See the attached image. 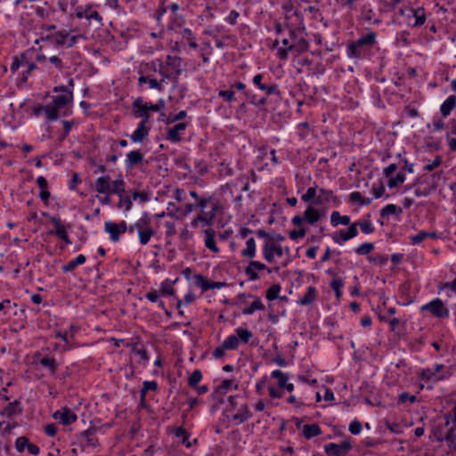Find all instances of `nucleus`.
<instances>
[{"mask_svg": "<svg viewBox=\"0 0 456 456\" xmlns=\"http://www.w3.org/2000/svg\"><path fill=\"white\" fill-rule=\"evenodd\" d=\"M147 70L159 72L162 77V81L177 80L182 74V59L175 55H167L164 61L159 59L151 61L144 64L142 73Z\"/></svg>", "mask_w": 456, "mask_h": 456, "instance_id": "nucleus-1", "label": "nucleus"}, {"mask_svg": "<svg viewBox=\"0 0 456 456\" xmlns=\"http://www.w3.org/2000/svg\"><path fill=\"white\" fill-rule=\"evenodd\" d=\"M378 35L373 30H369L358 39L350 42L346 46V55L349 59H362L370 55V52L378 44Z\"/></svg>", "mask_w": 456, "mask_h": 456, "instance_id": "nucleus-2", "label": "nucleus"}, {"mask_svg": "<svg viewBox=\"0 0 456 456\" xmlns=\"http://www.w3.org/2000/svg\"><path fill=\"white\" fill-rule=\"evenodd\" d=\"M135 232L142 246L148 244L151 238L156 233L151 225L150 219L147 216L139 218L135 223L129 226V234H133Z\"/></svg>", "mask_w": 456, "mask_h": 456, "instance_id": "nucleus-3", "label": "nucleus"}, {"mask_svg": "<svg viewBox=\"0 0 456 456\" xmlns=\"http://www.w3.org/2000/svg\"><path fill=\"white\" fill-rule=\"evenodd\" d=\"M234 331V334L229 335L223 341V348H226L227 350H236L238 349L240 343L248 344L254 336L250 330L243 328H237Z\"/></svg>", "mask_w": 456, "mask_h": 456, "instance_id": "nucleus-4", "label": "nucleus"}, {"mask_svg": "<svg viewBox=\"0 0 456 456\" xmlns=\"http://www.w3.org/2000/svg\"><path fill=\"white\" fill-rule=\"evenodd\" d=\"M264 259L272 264L275 257H281L284 254L289 255L290 251L288 247L283 248L274 240H266L262 248Z\"/></svg>", "mask_w": 456, "mask_h": 456, "instance_id": "nucleus-5", "label": "nucleus"}, {"mask_svg": "<svg viewBox=\"0 0 456 456\" xmlns=\"http://www.w3.org/2000/svg\"><path fill=\"white\" fill-rule=\"evenodd\" d=\"M236 400L237 396H229V403L236 411L231 418L236 424H242L252 417V413L246 403L239 404Z\"/></svg>", "mask_w": 456, "mask_h": 456, "instance_id": "nucleus-6", "label": "nucleus"}, {"mask_svg": "<svg viewBox=\"0 0 456 456\" xmlns=\"http://www.w3.org/2000/svg\"><path fill=\"white\" fill-rule=\"evenodd\" d=\"M420 311L429 312L434 317L444 319L448 318L450 315V311L448 307L444 305L442 299L440 298H434L428 303L423 305L420 306Z\"/></svg>", "mask_w": 456, "mask_h": 456, "instance_id": "nucleus-7", "label": "nucleus"}, {"mask_svg": "<svg viewBox=\"0 0 456 456\" xmlns=\"http://www.w3.org/2000/svg\"><path fill=\"white\" fill-rule=\"evenodd\" d=\"M54 93L60 92V94L53 96L52 103L61 110L63 108L68 107L73 102V93L70 89H68L65 86H55L53 88Z\"/></svg>", "mask_w": 456, "mask_h": 456, "instance_id": "nucleus-8", "label": "nucleus"}, {"mask_svg": "<svg viewBox=\"0 0 456 456\" xmlns=\"http://www.w3.org/2000/svg\"><path fill=\"white\" fill-rule=\"evenodd\" d=\"M167 28L170 31L180 34L182 38L188 43L190 47L192 49L198 48L197 40L192 31L189 28H182V22L177 21L176 19H175L173 21H170Z\"/></svg>", "mask_w": 456, "mask_h": 456, "instance_id": "nucleus-9", "label": "nucleus"}, {"mask_svg": "<svg viewBox=\"0 0 456 456\" xmlns=\"http://www.w3.org/2000/svg\"><path fill=\"white\" fill-rule=\"evenodd\" d=\"M128 228L126 222L124 220L118 224L112 221H106L104 223V232L109 233L110 240L113 242H118L120 239V235L124 234L126 232H128Z\"/></svg>", "mask_w": 456, "mask_h": 456, "instance_id": "nucleus-10", "label": "nucleus"}, {"mask_svg": "<svg viewBox=\"0 0 456 456\" xmlns=\"http://www.w3.org/2000/svg\"><path fill=\"white\" fill-rule=\"evenodd\" d=\"M51 224L54 226V229L49 232V234L56 236L61 240L66 245L71 244V240L69 237L66 225L61 219L57 216H49Z\"/></svg>", "mask_w": 456, "mask_h": 456, "instance_id": "nucleus-11", "label": "nucleus"}, {"mask_svg": "<svg viewBox=\"0 0 456 456\" xmlns=\"http://www.w3.org/2000/svg\"><path fill=\"white\" fill-rule=\"evenodd\" d=\"M59 112L52 102L46 105L38 104L33 108V114L37 117L45 116L47 122L57 120Z\"/></svg>", "mask_w": 456, "mask_h": 456, "instance_id": "nucleus-12", "label": "nucleus"}, {"mask_svg": "<svg viewBox=\"0 0 456 456\" xmlns=\"http://www.w3.org/2000/svg\"><path fill=\"white\" fill-rule=\"evenodd\" d=\"M265 270H266L268 273H272V269L267 267L264 263L250 259L249 263L245 267V274L248 281H255L260 278L259 273Z\"/></svg>", "mask_w": 456, "mask_h": 456, "instance_id": "nucleus-13", "label": "nucleus"}, {"mask_svg": "<svg viewBox=\"0 0 456 456\" xmlns=\"http://www.w3.org/2000/svg\"><path fill=\"white\" fill-rule=\"evenodd\" d=\"M352 449V444L348 440H344L340 444L329 443L324 445V452L328 456H345Z\"/></svg>", "mask_w": 456, "mask_h": 456, "instance_id": "nucleus-14", "label": "nucleus"}, {"mask_svg": "<svg viewBox=\"0 0 456 456\" xmlns=\"http://www.w3.org/2000/svg\"><path fill=\"white\" fill-rule=\"evenodd\" d=\"M358 235L356 224H350L347 230L340 229L331 235L332 240L338 245H343Z\"/></svg>", "mask_w": 456, "mask_h": 456, "instance_id": "nucleus-15", "label": "nucleus"}, {"mask_svg": "<svg viewBox=\"0 0 456 456\" xmlns=\"http://www.w3.org/2000/svg\"><path fill=\"white\" fill-rule=\"evenodd\" d=\"M265 75L258 73L254 76L252 82L259 90L263 91L267 96L280 94L278 86L275 83H264Z\"/></svg>", "mask_w": 456, "mask_h": 456, "instance_id": "nucleus-16", "label": "nucleus"}, {"mask_svg": "<svg viewBox=\"0 0 456 456\" xmlns=\"http://www.w3.org/2000/svg\"><path fill=\"white\" fill-rule=\"evenodd\" d=\"M95 428H91L81 432L77 436V441L82 448L86 449L90 446L96 447L99 445V441L95 436Z\"/></svg>", "mask_w": 456, "mask_h": 456, "instance_id": "nucleus-17", "label": "nucleus"}, {"mask_svg": "<svg viewBox=\"0 0 456 456\" xmlns=\"http://www.w3.org/2000/svg\"><path fill=\"white\" fill-rule=\"evenodd\" d=\"M53 418L64 426L70 425L77 419V414L67 406L54 411Z\"/></svg>", "mask_w": 456, "mask_h": 456, "instance_id": "nucleus-18", "label": "nucleus"}, {"mask_svg": "<svg viewBox=\"0 0 456 456\" xmlns=\"http://www.w3.org/2000/svg\"><path fill=\"white\" fill-rule=\"evenodd\" d=\"M76 16L78 19L86 18L88 21L95 20L99 26H102V16L98 12L93 10L91 5L77 7Z\"/></svg>", "mask_w": 456, "mask_h": 456, "instance_id": "nucleus-19", "label": "nucleus"}, {"mask_svg": "<svg viewBox=\"0 0 456 456\" xmlns=\"http://www.w3.org/2000/svg\"><path fill=\"white\" fill-rule=\"evenodd\" d=\"M133 115L137 118H142L141 121L149 122L151 115L148 111L147 105L141 97L136 98L132 103Z\"/></svg>", "mask_w": 456, "mask_h": 456, "instance_id": "nucleus-20", "label": "nucleus"}, {"mask_svg": "<svg viewBox=\"0 0 456 456\" xmlns=\"http://www.w3.org/2000/svg\"><path fill=\"white\" fill-rule=\"evenodd\" d=\"M188 122H181L175 125L173 127L168 128L166 139L173 143H177L182 141V134L188 127Z\"/></svg>", "mask_w": 456, "mask_h": 456, "instance_id": "nucleus-21", "label": "nucleus"}, {"mask_svg": "<svg viewBox=\"0 0 456 456\" xmlns=\"http://www.w3.org/2000/svg\"><path fill=\"white\" fill-rule=\"evenodd\" d=\"M232 387L237 388V384L232 379H223L221 383L216 387L212 393V397L222 402V397L232 389Z\"/></svg>", "mask_w": 456, "mask_h": 456, "instance_id": "nucleus-22", "label": "nucleus"}, {"mask_svg": "<svg viewBox=\"0 0 456 456\" xmlns=\"http://www.w3.org/2000/svg\"><path fill=\"white\" fill-rule=\"evenodd\" d=\"M147 123L145 121H140L137 125V127L130 135V139L133 142H142L145 138L148 137L151 126H147Z\"/></svg>", "mask_w": 456, "mask_h": 456, "instance_id": "nucleus-23", "label": "nucleus"}, {"mask_svg": "<svg viewBox=\"0 0 456 456\" xmlns=\"http://www.w3.org/2000/svg\"><path fill=\"white\" fill-rule=\"evenodd\" d=\"M202 232L204 234L205 247L211 252L218 254L220 252V248L217 247L216 242V232L213 229L208 228L203 230Z\"/></svg>", "mask_w": 456, "mask_h": 456, "instance_id": "nucleus-24", "label": "nucleus"}, {"mask_svg": "<svg viewBox=\"0 0 456 456\" xmlns=\"http://www.w3.org/2000/svg\"><path fill=\"white\" fill-rule=\"evenodd\" d=\"M164 82L165 81H162V79L159 81L156 78L151 77V76L145 74H141L140 77H138V85L140 86H142L143 84H148L149 88L156 89L159 92L163 91L164 89Z\"/></svg>", "mask_w": 456, "mask_h": 456, "instance_id": "nucleus-25", "label": "nucleus"}, {"mask_svg": "<svg viewBox=\"0 0 456 456\" xmlns=\"http://www.w3.org/2000/svg\"><path fill=\"white\" fill-rule=\"evenodd\" d=\"M323 212L320 209L308 205L304 212L305 222L311 225L316 224L323 216Z\"/></svg>", "mask_w": 456, "mask_h": 456, "instance_id": "nucleus-26", "label": "nucleus"}, {"mask_svg": "<svg viewBox=\"0 0 456 456\" xmlns=\"http://www.w3.org/2000/svg\"><path fill=\"white\" fill-rule=\"evenodd\" d=\"M95 191L102 194L110 195V187H111V180L109 175H102L98 177L95 180Z\"/></svg>", "mask_w": 456, "mask_h": 456, "instance_id": "nucleus-27", "label": "nucleus"}, {"mask_svg": "<svg viewBox=\"0 0 456 456\" xmlns=\"http://www.w3.org/2000/svg\"><path fill=\"white\" fill-rule=\"evenodd\" d=\"M159 385L156 380H145L142 382V387L140 390V403L142 407L146 406V394L149 391L156 392Z\"/></svg>", "mask_w": 456, "mask_h": 456, "instance_id": "nucleus-28", "label": "nucleus"}, {"mask_svg": "<svg viewBox=\"0 0 456 456\" xmlns=\"http://www.w3.org/2000/svg\"><path fill=\"white\" fill-rule=\"evenodd\" d=\"M337 197L334 195V192L331 190L321 188L318 191V195L315 200L314 201V205H322L325 203H330L335 201Z\"/></svg>", "mask_w": 456, "mask_h": 456, "instance_id": "nucleus-29", "label": "nucleus"}, {"mask_svg": "<svg viewBox=\"0 0 456 456\" xmlns=\"http://www.w3.org/2000/svg\"><path fill=\"white\" fill-rule=\"evenodd\" d=\"M144 161L143 155L140 151H131L126 154L125 164L128 168H132L142 164Z\"/></svg>", "mask_w": 456, "mask_h": 456, "instance_id": "nucleus-30", "label": "nucleus"}, {"mask_svg": "<svg viewBox=\"0 0 456 456\" xmlns=\"http://www.w3.org/2000/svg\"><path fill=\"white\" fill-rule=\"evenodd\" d=\"M361 15L363 20L379 25L381 20L376 18L374 10L370 4H365L361 8Z\"/></svg>", "mask_w": 456, "mask_h": 456, "instance_id": "nucleus-31", "label": "nucleus"}, {"mask_svg": "<svg viewBox=\"0 0 456 456\" xmlns=\"http://www.w3.org/2000/svg\"><path fill=\"white\" fill-rule=\"evenodd\" d=\"M450 373H443L442 375L436 376L432 368H425L419 373L420 379L424 381H440L447 379Z\"/></svg>", "mask_w": 456, "mask_h": 456, "instance_id": "nucleus-32", "label": "nucleus"}, {"mask_svg": "<svg viewBox=\"0 0 456 456\" xmlns=\"http://www.w3.org/2000/svg\"><path fill=\"white\" fill-rule=\"evenodd\" d=\"M436 439L440 442L445 441L450 449L456 451V425L451 427L444 436H439Z\"/></svg>", "mask_w": 456, "mask_h": 456, "instance_id": "nucleus-33", "label": "nucleus"}, {"mask_svg": "<svg viewBox=\"0 0 456 456\" xmlns=\"http://www.w3.org/2000/svg\"><path fill=\"white\" fill-rule=\"evenodd\" d=\"M456 108V95L452 94L440 106V112L444 118L448 117Z\"/></svg>", "mask_w": 456, "mask_h": 456, "instance_id": "nucleus-34", "label": "nucleus"}, {"mask_svg": "<svg viewBox=\"0 0 456 456\" xmlns=\"http://www.w3.org/2000/svg\"><path fill=\"white\" fill-rule=\"evenodd\" d=\"M353 224H356V229L359 226L362 232L364 234H370L375 231V227L370 221V215L364 216L362 219H361L358 222L353 223Z\"/></svg>", "mask_w": 456, "mask_h": 456, "instance_id": "nucleus-35", "label": "nucleus"}, {"mask_svg": "<svg viewBox=\"0 0 456 456\" xmlns=\"http://www.w3.org/2000/svg\"><path fill=\"white\" fill-rule=\"evenodd\" d=\"M86 257L83 254H79L74 259L69 261L66 265L61 266V270L63 273H70L75 270L77 266L82 265L86 263Z\"/></svg>", "mask_w": 456, "mask_h": 456, "instance_id": "nucleus-36", "label": "nucleus"}, {"mask_svg": "<svg viewBox=\"0 0 456 456\" xmlns=\"http://www.w3.org/2000/svg\"><path fill=\"white\" fill-rule=\"evenodd\" d=\"M303 436L305 439H312L322 434V429L317 423L306 424L302 428Z\"/></svg>", "mask_w": 456, "mask_h": 456, "instance_id": "nucleus-37", "label": "nucleus"}, {"mask_svg": "<svg viewBox=\"0 0 456 456\" xmlns=\"http://www.w3.org/2000/svg\"><path fill=\"white\" fill-rule=\"evenodd\" d=\"M241 256L253 259L256 255V243L254 238H249L246 241V247L240 252Z\"/></svg>", "mask_w": 456, "mask_h": 456, "instance_id": "nucleus-38", "label": "nucleus"}, {"mask_svg": "<svg viewBox=\"0 0 456 456\" xmlns=\"http://www.w3.org/2000/svg\"><path fill=\"white\" fill-rule=\"evenodd\" d=\"M22 407L20 405V402L18 400H15L12 403H10L2 411V415L5 416L7 418H12L14 415H17L19 413H21Z\"/></svg>", "mask_w": 456, "mask_h": 456, "instance_id": "nucleus-39", "label": "nucleus"}, {"mask_svg": "<svg viewBox=\"0 0 456 456\" xmlns=\"http://www.w3.org/2000/svg\"><path fill=\"white\" fill-rule=\"evenodd\" d=\"M316 297L317 289L313 286H309L305 294L298 299L297 303L301 305H309L316 300Z\"/></svg>", "mask_w": 456, "mask_h": 456, "instance_id": "nucleus-40", "label": "nucleus"}, {"mask_svg": "<svg viewBox=\"0 0 456 456\" xmlns=\"http://www.w3.org/2000/svg\"><path fill=\"white\" fill-rule=\"evenodd\" d=\"M250 297H254L253 295H249ZM265 305L260 297H255L254 301L247 307L242 310V314L245 315H251L256 311H264Z\"/></svg>", "mask_w": 456, "mask_h": 456, "instance_id": "nucleus-41", "label": "nucleus"}, {"mask_svg": "<svg viewBox=\"0 0 456 456\" xmlns=\"http://www.w3.org/2000/svg\"><path fill=\"white\" fill-rule=\"evenodd\" d=\"M350 222L351 218L349 216H341L338 211H333L330 215V224L333 227H337L339 224L348 225Z\"/></svg>", "mask_w": 456, "mask_h": 456, "instance_id": "nucleus-42", "label": "nucleus"}, {"mask_svg": "<svg viewBox=\"0 0 456 456\" xmlns=\"http://www.w3.org/2000/svg\"><path fill=\"white\" fill-rule=\"evenodd\" d=\"M68 33L69 32L66 30H61L53 36H47L46 37H42V40H51L56 45L64 46L65 43H66V38H67Z\"/></svg>", "mask_w": 456, "mask_h": 456, "instance_id": "nucleus-43", "label": "nucleus"}, {"mask_svg": "<svg viewBox=\"0 0 456 456\" xmlns=\"http://www.w3.org/2000/svg\"><path fill=\"white\" fill-rule=\"evenodd\" d=\"M43 367L46 368L51 375H54L56 373L58 363L53 357H50L48 355L44 356L38 362Z\"/></svg>", "mask_w": 456, "mask_h": 456, "instance_id": "nucleus-44", "label": "nucleus"}, {"mask_svg": "<svg viewBox=\"0 0 456 456\" xmlns=\"http://www.w3.org/2000/svg\"><path fill=\"white\" fill-rule=\"evenodd\" d=\"M306 400L307 397L305 396V393H302V395L299 396L290 394L287 398V403L293 405L296 409H300L307 404Z\"/></svg>", "mask_w": 456, "mask_h": 456, "instance_id": "nucleus-45", "label": "nucleus"}, {"mask_svg": "<svg viewBox=\"0 0 456 456\" xmlns=\"http://www.w3.org/2000/svg\"><path fill=\"white\" fill-rule=\"evenodd\" d=\"M281 44L283 46L278 47L277 55L279 59L285 61L288 59L289 52L294 50L295 45L289 44L288 38H283Z\"/></svg>", "mask_w": 456, "mask_h": 456, "instance_id": "nucleus-46", "label": "nucleus"}, {"mask_svg": "<svg viewBox=\"0 0 456 456\" xmlns=\"http://www.w3.org/2000/svg\"><path fill=\"white\" fill-rule=\"evenodd\" d=\"M428 238L436 239L437 235L436 232H428L426 231H420L417 234L411 235L410 237V240H411V243L412 245H418Z\"/></svg>", "mask_w": 456, "mask_h": 456, "instance_id": "nucleus-47", "label": "nucleus"}, {"mask_svg": "<svg viewBox=\"0 0 456 456\" xmlns=\"http://www.w3.org/2000/svg\"><path fill=\"white\" fill-rule=\"evenodd\" d=\"M126 192V183L120 175L118 179L111 181L110 194L118 196Z\"/></svg>", "mask_w": 456, "mask_h": 456, "instance_id": "nucleus-48", "label": "nucleus"}, {"mask_svg": "<svg viewBox=\"0 0 456 456\" xmlns=\"http://www.w3.org/2000/svg\"><path fill=\"white\" fill-rule=\"evenodd\" d=\"M174 433L177 438L182 439V443L186 448H191L192 446V443L190 441V434L185 428L183 427H177L175 428Z\"/></svg>", "mask_w": 456, "mask_h": 456, "instance_id": "nucleus-49", "label": "nucleus"}, {"mask_svg": "<svg viewBox=\"0 0 456 456\" xmlns=\"http://www.w3.org/2000/svg\"><path fill=\"white\" fill-rule=\"evenodd\" d=\"M344 285H345V282L343 281V279L341 278H338V277H335L331 281H330V288L332 289V290L335 292V296H336V298L337 299H340L342 295H343V288H344Z\"/></svg>", "mask_w": 456, "mask_h": 456, "instance_id": "nucleus-50", "label": "nucleus"}, {"mask_svg": "<svg viewBox=\"0 0 456 456\" xmlns=\"http://www.w3.org/2000/svg\"><path fill=\"white\" fill-rule=\"evenodd\" d=\"M202 218V227L212 225L216 217V208L210 211H200L199 214Z\"/></svg>", "mask_w": 456, "mask_h": 456, "instance_id": "nucleus-51", "label": "nucleus"}, {"mask_svg": "<svg viewBox=\"0 0 456 456\" xmlns=\"http://www.w3.org/2000/svg\"><path fill=\"white\" fill-rule=\"evenodd\" d=\"M271 378L275 379L279 388L282 389L283 386L289 380V375L280 370H274L271 372Z\"/></svg>", "mask_w": 456, "mask_h": 456, "instance_id": "nucleus-52", "label": "nucleus"}, {"mask_svg": "<svg viewBox=\"0 0 456 456\" xmlns=\"http://www.w3.org/2000/svg\"><path fill=\"white\" fill-rule=\"evenodd\" d=\"M281 290V286L279 283L273 284L265 293V297L268 301H273L280 297V292Z\"/></svg>", "mask_w": 456, "mask_h": 456, "instance_id": "nucleus-53", "label": "nucleus"}, {"mask_svg": "<svg viewBox=\"0 0 456 456\" xmlns=\"http://www.w3.org/2000/svg\"><path fill=\"white\" fill-rule=\"evenodd\" d=\"M316 198H317V185H316V183H314V186L309 187L306 190L305 193H304L301 196V200H303L304 202H311L312 204H314V201L315 200Z\"/></svg>", "mask_w": 456, "mask_h": 456, "instance_id": "nucleus-54", "label": "nucleus"}, {"mask_svg": "<svg viewBox=\"0 0 456 456\" xmlns=\"http://www.w3.org/2000/svg\"><path fill=\"white\" fill-rule=\"evenodd\" d=\"M402 209L395 204H387L380 210V216L382 217H387L390 215H400Z\"/></svg>", "mask_w": 456, "mask_h": 456, "instance_id": "nucleus-55", "label": "nucleus"}, {"mask_svg": "<svg viewBox=\"0 0 456 456\" xmlns=\"http://www.w3.org/2000/svg\"><path fill=\"white\" fill-rule=\"evenodd\" d=\"M413 16L415 17L414 27H420L426 21V13L424 8L412 9Z\"/></svg>", "mask_w": 456, "mask_h": 456, "instance_id": "nucleus-56", "label": "nucleus"}, {"mask_svg": "<svg viewBox=\"0 0 456 456\" xmlns=\"http://www.w3.org/2000/svg\"><path fill=\"white\" fill-rule=\"evenodd\" d=\"M310 126L308 122L299 123L297 126V135L299 140L304 141L309 134Z\"/></svg>", "mask_w": 456, "mask_h": 456, "instance_id": "nucleus-57", "label": "nucleus"}, {"mask_svg": "<svg viewBox=\"0 0 456 456\" xmlns=\"http://www.w3.org/2000/svg\"><path fill=\"white\" fill-rule=\"evenodd\" d=\"M218 96L222 98L226 102H235L236 96H235V91L230 86L227 90H220L218 92Z\"/></svg>", "mask_w": 456, "mask_h": 456, "instance_id": "nucleus-58", "label": "nucleus"}, {"mask_svg": "<svg viewBox=\"0 0 456 456\" xmlns=\"http://www.w3.org/2000/svg\"><path fill=\"white\" fill-rule=\"evenodd\" d=\"M118 207L119 208H123L125 211H129L132 208L133 203L132 200L128 195L125 193L118 195Z\"/></svg>", "mask_w": 456, "mask_h": 456, "instance_id": "nucleus-59", "label": "nucleus"}, {"mask_svg": "<svg viewBox=\"0 0 456 456\" xmlns=\"http://www.w3.org/2000/svg\"><path fill=\"white\" fill-rule=\"evenodd\" d=\"M387 186L389 188H395L397 187L399 184H402L406 177L405 175L403 173V171H400L395 176H390L388 177Z\"/></svg>", "mask_w": 456, "mask_h": 456, "instance_id": "nucleus-60", "label": "nucleus"}, {"mask_svg": "<svg viewBox=\"0 0 456 456\" xmlns=\"http://www.w3.org/2000/svg\"><path fill=\"white\" fill-rule=\"evenodd\" d=\"M270 382V378L268 376H263L256 383V392L258 395H264L266 387Z\"/></svg>", "mask_w": 456, "mask_h": 456, "instance_id": "nucleus-61", "label": "nucleus"}, {"mask_svg": "<svg viewBox=\"0 0 456 456\" xmlns=\"http://www.w3.org/2000/svg\"><path fill=\"white\" fill-rule=\"evenodd\" d=\"M202 379V373L200 370H194L188 379V385L191 387H196Z\"/></svg>", "mask_w": 456, "mask_h": 456, "instance_id": "nucleus-62", "label": "nucleus"}, {"mask_svg": "<svg viewBox=\"0 0 456 456\" xmlns=\"http://www.w3.org/2000/svg\"><path fill=\"white\" fill-rule=\"evenodd\" d=\"M374 249V244L371 242H365L361 244L355 248L356 254L365 256L370 254Z\"/></svg>", "mask_w": 456, "mask_h": 456, "instance_id": "nucleus-63", "label": "nucleus"}, {"mask_svg": "<svg viewBox=\"0 0 456 456\" xmlns=\"http://www.w3.org/2000/svg\"><path fill=\"white\" fill-rule=\"evenodd\" d=\"M29 439L27 436H20L15 440V449L18 452H23L28 445Z\"/></svg>", "mask_w": 456, "mask_h": 456, "instance_id": "nucleus-64", "label": "nucleus"}]
</instances>
